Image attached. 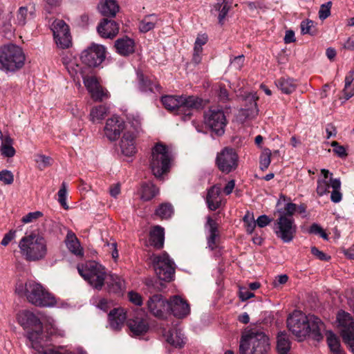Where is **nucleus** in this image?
I'll return each mask as SVG.
<instances>
[{
    "label": "nucleus",
    "instance_id": "f257e3e1",
    "mask_svg": "<svg viewBox=\"0 0 354 354\" xmlns=\"http://www.w3.org/2000/svg\"><path fill=\"white\" fill-rule=\"evenodd\" d=\"M287 326L299 338L309 336L317 341L323 338L322 332L325 330L324 324L319 318L314 315L306 316L300 310H295L289 315Z\"/></svg>",
    "mask_w": 354,
    "mask_h": 354
},
{
    "label": "nucleus",
    "instance_id": "f03ea898",
    "mask_svg": "<svg viewBox=\"0 0 354 354\" xmlns=\"http://www.w3.org/2000/svg\"><path fill=\"white\" fill-rule=\"evenodd\" d=\"M15 292L24 295L32 304L39 307H53L57 306L55 297L50 293L40 283L33 281L16 285Z\"/></svg>",
    "mask_w": 354,
    "mask_h": 354
},
{
    "label": "nucleus",
    "instance_id": "7ed1b4c3",
    "mask_svg": "<svg viewBox=\"0 0 354 354\" xmlns=\"http://www.w3.org/2000/svg\"><path fill=\"white\" fill-rule=\"evenodd\" d=\"M161 101L166 109L181 115L184 120L189 118L194 111L203 106V101L193 95H166L162 97Z\"/></svg>",
    "mask_w": 354,
    "mask_h": 354
},
{
    "label": "nucleus",
    "instance_id": "20e7f679",
    "mask_svg": "<svg viewBox=\"0 0 354 354\" xmlns=\"http://www.w3.org/2000/svg\"><path fill=\"white\" fill-rule=\"evenodd\" d=\"M19 248L21 255L30 261L44 259L48 253L46 240L42 235L35 232L22 237L19 242Z\"/></svg>",
    "mask_w": 354,
    "mask_h": 354
},
{
    "label": "nucleus",
    "instance_id": "39448f33",
    "mask_svg": "<svg viewBox=\"0 0 354 354\" xmlns=\"http://www.w3.org/2000/svg\"><path fill=\"white\" fill-rule=\"evenodd\" d=\"M268 337L263 332L250 330L245 332L240 342V354H266L270 350Z\"/></svg>",
    "mask_w": 354,
    "mask_h": 354
},
{
    "label": "nucleus",
    "instance_id": "423d86ee",
    "mask_svg": "<svg viewBox=\"0 0 354 354\" xmlns=\"http://www.w3.org/2000/svg\"><path fill=\"white\" fill-rule=\"evenodd\" d=\"M26 57L21 47L13 44L0 48V69L15 72L24 65Z\"/></svg>",
    "mask_w": 354,
    "mask_h": 354
},
{
    "label": "nucleus",
    "instance_id": "0eeeda50",
    "mask_svg": "<svg viewBox=\"0 0 354 354\" xmlns=\"http://www.w3.org/2000/svg\"><path fill=\"white\" fill-rule=\"evenodd\" d=\"M172 157L169 147L161 143L157 142L151 149L149 158V166L153 174L160 178L169 171Z\"/></svg>",
    "mask_w": 354,
    "mask_h": 354
},
{
    "label": "nucleus",
    "instance_id": "6e6552de",
    "mask_svg": "<svg viewBox=\"0 0 354 354\" xmlns=\"http://www.w3.org/2000/svg\"><path fill=\"white\" fill-rule=\"evenodd\" d=\"M79 274L93 288L100 290L104 286L107 273L105 268L100 263L90 261L77 266Z\"/></svg>",
    "mask_w": 354,
    "mask_h": 354
},
{
    "label": "nucleus",
    "instance_id": "1a4fd4ad",
    "mask_svg": "<svg viewBox=\"0 0 354 354\" xmlns=\"http://www.w3.org/2000/svg\"><path fill=\"white\" fill-rule=\"evenodd\" d=\"M322 175L318 177L317 181L316 192L319 196H323L329 194V188H332L330 200L335 203H339L342 199L341 192V181L339 178H333V174L328 169H321Z\"/></svg>",
    "mask_w": 354,
    "mask_h": 354
},
{
    "label": "nucleus",
    "instance_id": "9d476101",
    "mask_svg": "<svg viewBox=\"0 0 354 354\" xmlns=\"http://www.w3.org/2000/svg\"><path fill=\"white\" fill-rule=\"evenodd\" d=\"M17 322L24 328H35L36 330L32 329L28 333L27 337L30 341V346L32 347V342L29 338V334L33 332L39 333L37 341L41 342L44 346H48L46 343L47 338L43 333V327L39 319L31 311L28 310H23L19 311L16 316Z\"/></svg>",
    "mask_w": 354,
    "mask_h": 354
},
{
    "label": "nucleus",
    "instance_id": "9b49d317",
    "mask_svg": "<svg viewBox=\"0 0 354 354\" xmlns=\"http://www.w3.org/2000/svg\"><path fill=\"white\" fill-rule=\"evenodd\" d=\"M158 277L165 281L172 280L175 272L174 262L169 255L164 252L161 254H153L150 257Z\"/></svg>",
    "mask_w": 354,
    "mask_h": 354
},
{
    "label": "nucleus",
    "instance_id": "f8f14e48",
    "mask_svg": "<svg viewBox=\"0 0 354 354\" xmlns=\"http://www.w3.org/2000/svg\"><path fill=\"white\" fill-rule=\"evenodd\" d=\"M337 327L344 343L354 354V320L353 317L344 310H339L336 317Z\"/></svg>",
    "mask_w": 354,
    "mask_h": 354
},
{
    "label": "nucleus",
    "instance_id": "ddd939ff",
    "mask_svg": "<svg viewBox=\"0 0 354 354\" xmlns=\"http://www.w3.org/2000/svg\"><path fill=\"white\" fill-rule=\"evenodd\" d=\"M273 230L277 238L283 243H290L295 238L297 227L293 218L283 216L276 220Z\"/></svg>",
    "mask_w": 354,
    "mask_h": 354
},
{
    "label": "nucleus",
    "instance_id": "4468645a",
    "mask_svg": "<svg viewBox=\"0 0 354 354\" xmlns=\"http://www.w3.org/2000/svg\"><path fill=\"white\" fill-rule=\"evenodd\" d=\"M62 63L69 75L76 82L78 86H81L80 79L92 73L89 67L81 66L78 63L77 57L71 53H66L62 57Z\"/></svg>",
    "mask_w": 354,
    "mask_h": 354
},
{
    "label": "nucleus",
    "instance_id": "2eb2a0df",
    "mask_svg": "<svg viewBox=\"0 0 354 354\" xmlns=\"http://www.w3.org/2000/svg\"><path fill=\"white\" fill-rule=\"evenodd\" d=\"M106 57V49L104 46L93 44L81 53L82 63L90 68L100 65Z\"/></svg>",
    "mask_w": 354,
    "mask_h": 354
},
{
    "label": "nucleus",
    "instance_id": "dca6fc26",
    "mask_svg": "<svg viewBox=\"0 0 354 354\" xmlns=\"http://www.w3.org/2000/svg\"><path fill=\"white\" fill-rule=\"evenodd\" d=\"M38 335V333L33 332L28 336L32 342V348L35 351V354H87L82 348H77L75 351H71L62 347L44 346L41 342L37 341Z\"/></svg>",
    "mask_w": 354,
    "mask_h": 354
},
{
    "label": "nucleus",
    "instance_id": "f3484780",
    "mask_svg": "<svg viewBox=\"0 0 354 354\" xmlns=\"http://www.w3.org/2000/svg\"><path fill=\"white\" fill-rule=\"evenodd\" d=\"M205 124L218 136L224 133L227 120L223 111L218 109H210L205 113Z\"/></svg>",
    "mask_w": 354,
    "mask_h": 354
},
{
    "label": "nucleus",
    "instance_id": "a211bd4d",
    "mask_svg": "<svg viewBox=\"0 0 354 354\" xmlns=\"http://www.w3.org/2000/svg\"><path fill=\"white\" fill-rule=\"evenodd\" d=\"M239 157L235 150L225 147L216 157V164L219 169L225 173L235 170L238 166Z\"/></svg>",
    "mask_w": 354,
    "mask_h": 354
},
{
    "label": "nucleus",
    "instance_id": "6ab92c4d",
    "mask_svg": "<svg viewBox=\"0 0 354 354\" xmlns=\"http://www.w3.org/2000/svg\"><path fill=\"white\" fill-rule=\"evenodd\" d=\"M54 39L60 48H67L71 44V37L68 26L62 19H56L51 26Z\"/></svg>",
    "mask_w": 354,
    "mask_h": 354
},
{
    "label": "nucleus",
    "instance_id": "aec40b11",
    "mask_svg": "<svg viewBox=\"0 0 354 354\" xmlns=\"http://www.w3.org/2000/svg\"><path fill=\"white\" fill-rule=\"evenodd\" d=\"M82 80L85 87L94 101L101 102L110 97L109 91L100 84L97 79L91 73L83 77Z\"/></svg>",
    "mask_w": 354,
    "mask_h": 354
},
{
    "label": "nucleus",
    "instance_id": "412c9836",
    "mask_svg": "<svg viewBox=\"0 0 354 354\" xmlns=\"http://www.w3.org/2000/svg\"><path fill=\"white\" fill-rule=\"evenodd\" d=\"M124 129V122L118 116L109 118L104 128V133L110 141H115L120 137V133Z\"/></svg>",
    "mask_w": 354,
    "mask_h": 354
},
{
    "label": "nucleus",
    "instance_id": "4be33fe9",
    "mask_svg": "<svg viewBox=\"0 0 354 354\" xmlns=\"http://www.w3.org/2000/svg\"><path fill=\"white\" fill-rule=\"evenodd\" d=\"M178 318H184L190 313V307L186 300L178 295L170 297L168 303V312Z\"/></svg>",
    "mask_w": 354,
    "mask_h": 354
},
{
    "label": "nucleus",
    "instance_id": "5701e85b",
    "mask_svg": "<svg viewBox=\"0 0 354 354\" xmlns=\"http://www.w3.org/2000/svg\"><path fill=\"white\" fill-rule=\"evenodd\" d=\"M169 300H166L161 295H154L147 301L149 311L155 317L163 318L168 312Z\"/></svg>",
    "mask_w": 354,
    "mask_h": 354
},
{
    "label": "nucleus",
    "instance_id": "b1692460",
    "mask_svg": "<svg viewBox=\"0 0 354 354\" xmlns=\"http://www.w3.org/2000/svg\"><path fill=\"white\" fill-rule=\"evenodd\" d=\"M257 100L258 97L256 93H250L245 97V101L250 103V107L240 110L238 118L241 122H243L246 120H251L257 115L259 112L257 106Z\"/></svg>",
    "mask_w": 354,
    "mask_h": 354
},
{
    "label": "nucleus",
    "instance_id": "393cba45",
    "mask_svg": "<svg viewBox=\"0 0 354 354\" xmlns=\"http://www.w3.org/2000/svg\"><path fill=\"white\" fill-rule=\"evenodd\" d=\"M127 319L126 311L122 308H114L109 314L110 327L115 330H120Z\"/></svg>",
    "mask_w": 354,
    "mask_h": 354
},
{
    "label": "nucleus",
    "instance_id": "a878e982",
    "mask_svg": "<svg viewBox=\"0 0 354 354\" xmlns=\"http://www.w3.org/2000/svg\"><path fill=\"white\" fill-rule=\"evenodd\" d=\"M35 17V8L32 4L20 7L17 13L15 23L19 26H24L28 21Z\"/></svg>",
    "mask_w": 354,
    "mask_h": 354
},
{
    "label": "nucleus",
    "instance_id": "bb28decb",
    "mask_svg": "<svg viewBox=\"0 0 354 354\" xmlns=\"http://www.w3.org/2000/svg\"><path fill=\"white\" fill-rule=\"evenodd\" d=\"M134 133L127 131L124 133L120 141V149L122 153L127 156H131L136 153Z\"/></svg>",
    "mask_w": 354,
    "mask_h": 354
},
{
    "label": "nucleus",
    "instance_id": "cd10ccee",
    "mask_svg": "<svg viewBox=\"0 0 354 354\" xmlns=\"http://www.w3.org/2000/svg\"><path fill=\"white\" fill-rule=\"evenodd\" d=\"M119 31L118 24L112 20L104 19L98 26V33L104 38L114 37Z\"/></svg>",
    "mask_w": 354,
    "mask_h": 354
},
{
    "label": "nucleus",
    "instance_id": "c85d7f7f",
    "mask_svg": "<svg viewBox=\"0 0 354 354\" xmlns=\"http://www.w3.org/2000/svg\"><path fill=\"white\" fill-rule=\"evenodd\" d=\"M165 340L169 344L181 348L185 344L186 339L181 330L177 328H171L164 333Z\"/></svg>",
    "mask_w": 354,
    "mask_h": 354
},
{
    "label": "nucleus",
    "instance_id": "c756f323",
    "mask_svg": "<svg viewBox=\"0 0 354 354\" xmlns=\"http://www.w3.org/2000/svg\"><path fill=\"white\" fill-rule=\"evenodd\" d=\"M221 188L218 186H213L207 193V203L208 207L214 211L219 208L221 205V198L220 197Z\"/></svg>",
    "mask_w": 354,
    "mask_h": 354
},
{
    "label": "nucleus",
    "instance_id": "7c9ffc66",
    "mask_svg": "<svg viewBox=\"0 0 354 354\" xmlns=\"http://www.w3.org/2000/svg\"><path fill=\"white\" fill-rule=\"evenodd\" d=\"M128 326L133 335H140L145 333L149 328L148 323L146 319L136 317L129 319Z\"/></svg>",
    "mask_w": 354,
    "mask_h": 354
},
{
    "label": "nucleus",
    "instance_id": "2f4dec72",
    "mask_svg": "<svg viewBox=\"0 0 354 354\" xmlns=\"http://www.w3.org/2000/svg\"><path fill=\"white\" fill-rule=\"evenodd\" d=\"M164 228L159 225L154 226L149 233V244L156 248H161L164 244Z\"/></svg>",
    "mask_w": 354,
    "mask_h": 354
},
{
    "label": "nucleus",
    "instance_id": "473e14b6",
    "mask_svg": "<svg viewBox=\"0 0 354 354\" xmlns=\"http://www.w3.org/2000/svg\"><path fill=\"white\" fill-rule=\"evenodd\" d=\"M135 44L129 37H122L116 40L115 47L118 53L122 55H128L134 52Z\"/></svg>",
    "mask_w": 354,
    "mask_h": 354
},
{
    "label": "nucleus",
    "instance_id": "72a5a7b5",
    "mask_svg": "<svg viewBox=\"0 0 354 354\" xmlns=\"http://www.w3.org/2000/svg\"><path fill=\"white\" fill-rule=\"evenodd\" d=\"M98 10L104 16L114 17L119 10V6L115 0H102Z\"/></svg>",
    "mask_w": 354,
    "mask_h": 354
},
{
    "label": "nucleus",
    "instance_id": "f704fd0d",
    "mask_svg": "<svg viewBox=\"0 0 354 354\" xmlns=\"http://www.w3.org/2000/svg\"><path fill=\"white\" fill-rule=\"evenodd\" d=\"M65 243L67 248L76 256H83V249L80 245V243L77 239L75 234L72 232L67 233Z\"/></svg>",
    "mask_w": 354,
    "mask_h": 354
},
{
    "label": "nucleus",
    "instance_id": "c9c22d12",
    "mask_svg": "<svg viewBox=\"0 0 354 354\" xmlns=\"http://www.w3.org/2000/svg\"><path fill=\"white\" fill-rule=\"evenodd\" d=\"M106 105L101 104L93 106L89 113V120L93 123H100L109 113Z\"/></svg>",
    "mask_w": 354,
    "mask_h": 354
},
{
    "label": "nucleus",
    "instance_id": "e433bc0d",
    "mask_svg": "<svg viewBox=\"0 0 354 354\" xmlns=\"http://www.w3.org/2000/svg\"><path fill=\"white\" fill-rule=\"evenodd\" d=\"M0 140H2L1 145L0 146L1 154L5 158H12L16 153V151L12 146L13 140L9 136L3 138L1 131Z\"/></svg>",
    "mask_w": 354,
    "mask_h": 354
},
{
    "label": "nucleus",
    "instance_id": "4c0bfd02",
    "mask_svg": "<svg viewBox=\"0 0 354 354\" xmlns=\"http://www.w3.org/2000/svg\"><path fill=\"white\" fill-rule=\"evenodd\" d=\"M208 38L205 34L198 35L194 43V53H193V62L198 64L201 62V55L203 52V46L207 42Z\"/></svg>",
    "mask_w": 354,
    "mask_h": 354
},
{
    "label": "nucleus",
    "instance_id": "58836bf2",
    "mask_svg": "<svg viewBox=\"0 0 354 354\" xmlns=\"http://www.w3.org/2000/svg\"><path fill=\"white\" fill-rule=\"evenodd\" d=\"M277 349L279 354H289L290 341L287 333L280 332L277 337Z\"/></svg>",
    "mask_w": 354,
    "mask_h": 354
},
{
    "label": "nucleus",
    "instance_id": "ea45409f",
    "mask_svg": "<svg viewBox=\"0 0 354 354\" xmlns=\"http://www.w3.org/2000/svg\"><path fill=\"white\" fill-rule=\"evenodd\" d=\"M326 342L331 354H344L341 349L339 340L337 336L332 331H327L326 333Z\"/></svg>",
    "mask_w": 354,
    "mask_h": 354
},
{
    "label": "nucleus",
    "instance_id": "a19ab883",
    "mask_svg": "<svg viewBox=\"0 0 354 354\" xmlns=\"http://www.w3.org/2000/svg\"><path fill=\"white\" fill-rule=\"evenodd\" d=\"M277 86L285 94H290L297 88L296 82L289 77H282L276 82Z\"/></svg>",
    "mask_w": 354,
    "mask_h": 354
},
{
    "label": "nucleus",
    "instance_id": "79ce46f5",
    "mask_svg": "<svg viewBox=\"0 0 354 354\" xmlns=\"http://www.w3.org/2000/svg\"><path fill=\"white\" fill-rule=\"evenodd\" d=\"M231 5V0H217V3L214 5V9L218 12V19L220 24H223L224 19L230 9Z\"/></svg>",
    "mask_w": 354,
    "mask_h": 354
},
{
    "label": "nucleus",
    "instance_id": "37998d69",
    "mask_svg": "<svg viewBox=\"0 0 354 354\" xmlns=\"http://www.w3.org/2000/svg\"><path fill=\"white\" fill-rule=\"evenodd\" d=\"M158 193V189L152 183H143L140 190L142 200L147 201L152 199Z\"/></svg>",
    "mask_w": 354,
    "mask_h": 354
},
{
    "label": "nucleus",
    "instance_id": "c03bdc74",
    "mask_svg": "<svg viewBox=\"0 0 354 354\" xmlns=\"http://www.w3.org/2000/svg\"><path fill=\"white\" fill-rule=\"evenodd\" d=\"M159 19L156 15L145 16L140 22L139 29L142 32H147L153 30L158 24Z\"/></svg>",
    "mask_w": 354,
    "mask_h": 354
},
{
    "label": "nucleus",
    "instance_id": "a18cd8bd",
    "mask_svg": "<svg viewBox=\"0 0 354 354\" xmlns=\"http://www.w3.org/2000/svg\"><path fill=\"white\" fill-rule=\"evenodd\" d=\"M108 286L110 292L120 294L125 290V282L119 276L111 274Z\"/></svg>",
    "mask_w": 354,
    "mask_h": 354
},
{
    "label": "nucleus",
    "instance_id": "49530a36",
    "mask_svg": "<svg viewBox=\"0 0 354 354\" xmlns=\"http://www.w3.org/2000/svg\"><path fill=\"white\" fill-rule=\"evenodd\" d=\"M207 225L209 227V236L207 239L208 247L211 250L216 248V238L218 236L216 223L211 217L207 218Z\"/></svg>",
    "mask_w": 354,
    "mask_h": 354
},
{
    "label": "nucleus",
    "instance_id": "de8ad7c7",
    "mask_svg": "<svg viewBox=\"0 0 354 354\" xmlns=\"http://www.w3.org/2000/svg\"><path fill=\"white\" fill-rule=\"evenodd\" d=\"M353 80V71H350L349 73L345 77V84L343 89V93L346 100H348L354 95V86L352 85Z\"/></svg>",
    "mask_w": 354,
    "mask_h": 354
},
{
    "label": "nucleus",
    "instance_id": "09e8293b",
    "mask_svg": "<svg viewBox=\"0 0 354 354\" xmlns=\"http://www.w3.org/2000/svg\"><path fill=\"white\" fill-rule=\"evenodd\" d=\"M45 328L46 330V333L50 335L64 337L66 335L65 330L59 328L58 326H57L55 321L53 319L48 321Z\"/></svg>",
    "mask_w": 354,
    "mask_h": 354
},
{
    "label": "nucleus",
    "instance_id": "8fccbe9b",
    "mask_svg": "<svg viewBox=\"0 0 354 354\" xmlns=\"http://www.w3.org/2000/svg\"><path fill=\"white\" fill-rule=\"evenodd\" d=\"M140 88L144 91L156 92L160 91V86L156 82H152L149 79H144L143 77L140 80Z\"/></svg>",
    "mask_w": 354,
    "mask_h": 354
},
{
    "label": "nucleus",
    "instance_id": "3c124183",
    "mask_svg": "<svg viewBox=\"0 0 354 354\" xmlns=\"http://www.w3.org/2000/svg\"><path fill=\"white\" fill-rule=\"evenodd\" d=\"M174 212L173 207L169 203L161 204L156 211V215L161 218H169Z\"/></svg>",
    "mask_w": 354,
    "mask_h": 354
},
{
    "label": "nucleus",
    "instance_id": "603ef678",
    "mask_svg": "<svg viewBox=\"0 0 354 354\" xmlns=\"http://www.w3.org/2000/svg\"><path fill=\"white\" fill-rule=\"evenodd\" d=\"M271 151L269 149H264L260 156V169L262 171L267 169L271 162Z\"/></svg>",
    "mask_w": 354,
    "mask_h": 354
},
{
    "label": "nucleus",
    "instance_id": "864d4df0",
    "mask_svg": "<svg viewBox=\"0 0 354 354\" xmlns=\"http://www.w3.org/2000/svg\"><path fill=\"white\" fill-rule=\"evenodd\" d=\"M297 207L296 204L292 203H288L286 204L283 209L278 210L279 214V216H285L286 218H292V215L297 212Z\"/></svg>",
    "mask_w": 354,
    "mask_h": 354
},
{
    "label": "nucleus",
    "instance_id": "5fc2aeb1",
    "mask_svg": "<svg viewBox=\"0 0 354 354\" xmlns=\"http://www.w3.org/2000/svg\"><path fill=\"white\" fill-rule=\"evenodd\" d=\"M58 195V201L61 204V205L65 209H68V206L66 203V197H67V185L65 182L62 183L61 187L57 193Z\"/></svg>",
    "mask_w": 354,
    "mask_h": 354
},
{
    "label": "nucleus",
    "instance_id": "6e6d98bb",
    "mask_svg": "<svg viewBox=\"0 0 354 354\" xmlns=\"http://www.w3.org/2000/svg\"><path fill=\"white\" fill-rule=\"evenodd\" d=\"M243 222L245 223L247 232L252 234L257 225L253 214L250 212H247L243 217Z\"/></svg>",
    "mask_w": 354,
    "mask_h": 354
},
{
    "label": "nucleus",
    "instance_id": "4d7b16f0",
    "mask_svg": "<svg viewBox=\"0 0 354 354\" xmlns=\"http://www.w3.org/2000/svg\"><path fill=\"white\" fill-rule=\"evenodd\" d=\"M14 174L13 173L8 169H3L0 171V182L4 185H10L14 182Z\"/></svg>",
    "mask_w": 354,
    "mask_h": 354
},
{
    "label": "nucleus",
    "instance_id": "13d9d810",
    "mask_svg": "<svg viewBox=\"0 0 354 354\" xmlns=\"http://www.w3.org/2000/svg\"><path fill=\"white\" fill-rule=\"evenodd\" d=\"M42 216L43 213L40 211L30 212L22 217L21 222L25 224L32 223L41 218Z\"/></svg>",
    "mask_w": 354,
    "mask_h": 354
},
{
    "label": "nucleus",
    "instance_id": "bf43d9fd",
    "mask_svg": "<svg viewBox=\"0 0 354 354\" xmlns=\"http://www.w3.org/2000/svg\"><path fill=\"white\" fill-rule=\"evenodd\" d=\"M37 167L40 170L44 169L50 165V158L44 155H37L35 159Z\"/></svg>",
    "mask_w": 354,
    "mask_h": 354
},
{
    "label": "nucleus",
    "instance_id": "052dcab7",
    "mask_svg": "<svg viewBox=\"0 0 354 354\" xmlns=\"http://www.w3.org/2000/svg\"><path fill=\"white\" fill-rule=\"evenodd\" d=\"M331 2L321 6L319 10V17L321 19H325L330 15Z\"/></svg>",
    "mask_w": 354,
    "mask_h": 354
},
{
    "label": "nucleus",
    "instance_id": "680f3d73",
    "mask_svg": "<svg viewBox=\"0 0 354 354\" xmlns=\"http://www.w3.org/2000/svg\"><path fill=\"white\" fill-rule=\"evenodd\" d=\"M244 56L243 55L230 58V64L235 69L240 70L244 64Z\"/></svg>",
    "mask_w": 354,
    "mask_h": 354
},
{
    "label": "nucleus",
    "instance_id": "e2e57ef3",
    "mask_svg": "<svg viewBox=\"0 0 354 354\" xmlns=\"http://www.w3.org/2000/svg\"><path fill=\"white\" fill-rule=\"evenodd\" d=\"M331 146L333 147L334 153L339 157L345 158L347 156L345 148L343 146L339 145L337 142L333 141Z\"/></svg>",
    "mask_w": 354,
    "mask_h": 354
},
{
    "label": "nucleus",
    "instance_id": "0e129e2a",
    "mask_svg": "<svg viewBox=\"0 0 354 354\" xmlns=\"http://www.w3.org/2000/svg\"><path fill=\"white\" fill-rule=\"evenodd\" d=\"M313 21H304L301 23V33L313 35L314 32L312 31V28L313 27Z\"/></svg>",
    "mask_w": 354,
    "mask_h": 354
},
{
    "label": "nucleus",
    "instance_id": "69168bd1",
    "mask_svg": "<svg viewBox=\"0 0 354 354\" xmlns=\"http://www.w3.org/2000/svg\"><path fill=\"white\" fill-rule=\"evenodd\" d=\"M129 301L137 306H141L142 304V299L140 294L134 291H130L128 293Z\"/></svg>",
    "mask_w": 354,
    "mask_h": 354
},
{
    "label": "nucleus",
    "instance_id": "338daca9",
    "mask_svg": "<svg viewBox=\"0 0 354 354\" xmlns=\"http://www.w3.org/2000/svg\"><path fill=\"white\" fill-rule=\"evenodd\" d=\"M271 221L272 220L268 216L261 215L258 217L257 220L256 221V223L257 225H258L259 227H263L269 225Z\"/></svg>",
    "mask_w": 354,
    "mask_h": 354
},
{
    "label": "nucleus",
    "instance_id": "774afa93",
    "mask_svg": "<svg viewBox=\"0 0 354 354\" xmlns=\"http://www.w3.org/2000/svg\"><path fill=\"white\" fill-rule=\"evenodd\" d=\"M254 296V295L245 288H241L239 289V297L241 301H245L250 298L253 297Z\"/></svg>",
    "mask_w": 354,
    "mask_h": 354
}]
</instances>
